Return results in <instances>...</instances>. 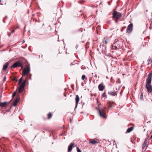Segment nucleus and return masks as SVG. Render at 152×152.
<instances>
[{
    "mask_svg": "<svg viewBox=\"0 0 152 152\" xmlns=\"http://www.w3.org/2000/svg\"><path fill=\"white\" fill-rule=\"evenodd\" d=\"M105 38L104 39V40L103 41V44H107V41L106 40H105Z\"/></svg>",
    "mask_w": 152,
    "mask_h": 152,
    "instance_id": "nucleus-25",
    "label": "nucleus"
},
{
    "mask_svg": "<svg viewBox=\"0 0 152 152\" xmlns=\"http://www.w3.org/2000/svg\"><path fill=\"white\" fill-rule=\"evenodd\" d=\"M115 22L116 23H117L118 22V19H115Z\"/></svg>",
    "mask_w": 152,
    "mask_h": 152,
    "instance_id": "nucleus-32",
    "label": "nucleus"
},
{
    "mask_svg": "<svg viewBox=\"0 0 152 152\" xmlns=\"http://www.w3.org/2000/svg\"><path fill=\"white\" fill-rule=\"evenodd\" d=\"M7 102H2L0 103V106L2 107H5L7 104Z\"/></svg>",
    "mask_w": 152,
    "mask_h": 152,
    "instance_id": "nucleus-18",
    "label": "nucleus"
},
{
    "mask_svg": "<svg viewBox=\"0 0 152 152\" xmlns=\"http://www.w3.org/2000/svg\"><path fill=\"white\" fill-rule=\"evenodd\" d=\"M98 143V142L94 139H91L90 140L89 143H91L92 144L94 145L97 144Z\"/></svg>",
    "mask_w": 152,
    "mask_h": 152,
    "instance_id": "nucleus-12",
    "label": "nucleus"
},
{
    "mask_svg": "<svg viewBox=\"0 0 152 152\" xmlns=\"http://www.w3.org/2000/svg\"><path fill=\"white\" fill-rule=\"evenodd\" d=\"M18 102V101L17 99L14 102L13 104V105L15 106H16Z\"/></svg>",
    "mask_w": 152,
    "mask_h": 152,
    "instance_id": "nucleus-20",
    "label": "nucleus"
},
{
    "mask_svg": "<svg viewBox=\"0 0 152 152\" xmlns=\"http://www.w3.org/2000/svg\"><path fill=\"white\" fill-rule=\"evenodd\" d=\"M143 96L142 93V94L140 96V97L141 100L143 98Z\"/></svg>",
    "mask_w": 152,
    "mask_h": 152,
    "instance_id": "nucleus-28",
    "label": "nucleus"
},
{
    "mask_svg": "<svg viewBox=\"0 0 152 152\" xmlns=\"http://www.w3.org/2000/svg\"><path fill=\"white\" fill-rule=\"evenodd\" d=\"M146 88L149 93L151 92L152 91V87L150 85V84H146Z\"/></svg>",
    "mask_w": 152,
    "mask_h": 152,
    "instance_id": "nucleus-8",
    "label": "nucleus"
},
{
    "mask_svg": "<svg viewBox=\"0 0 152 152\" xmlns=\"http://www.w3.org/2000/svg\"><path fill=\"white\" fill-rule=\"evenodd\" d=\"M79 96L78 95H77L76 96V97L75 98V100L76 102V105L75 108H76L78 104L79 101Z\"/></svg>",
    "mask_w": 152,
    "mask_h": 152,
    "instance_id": "nucleus-10",
    "label": "nucleus"
},
{
    "mask_svg": "<svg viewBox=\"0 0 152 152\" xmlns=\"http://www.w3.org/2000/svg\"><path fill=\"white\" fill-rule=\"evenodd\" d=\"M71 121H71V119H70V123H71Z\"/></svg>",
    "mask_w": 152,
    "mask_h": 152,
    "instance_id": "nucleus-33",
    "label": "nucleus"
},
{
    "mask_svg": "<svg viewBox=\"0 0 152 152\" xmlns=\"http://www.w3.org/2000/svg\"><path fill=\"white\" fill-rule=\"evenodd\" d=\"M106 109V107H104L101 110L99 109V113L100 116L104 118H105V115H106L105 110Z\"/></svg>",
    "mask_w": 152,
    "mask_h": 152,
    "instance_id": "nucleus-1",
    "label": "nucleus"
},
{
    "mask_svg": "<svg viewBox=\"0 0 152 152\" xmlns=\"http://www.w3.org/2000/svg\"><path fill=\"white\" fill-rule=\"evenodd\" d=\"M21 65V64L20 61H18L14 63L11 66V68H15L20 66Z\"/></svg>",
    "mask_w": 152,
    "mask_h": 152,
    "instance_id": "nucleus-9",
    "label": "nucleus"
},
{
    "mask_svg": "<svg viewBox=\"0 0 152 152\" xmlns=\"http://www.w3.org/2000/svg\"><path fill=\"white\" fill-rule=\"evenodd\" d=\"M86 76L85 75H83L82 76V79L83 80L86 78Z\"/></svg>",
    "mask_w": 152,
    "mask_h": 152,
    "instance_id": "nucleus-26",
    "label": "nucleus"
},
{
    "mask_svg": "<svg viewBox=\"0 0 152 152\" xmlns=\"http://www.w3.org/2000/svg\"><path fill=\"white\" fill-rule=\"evenodd\" d=\"M48 119L50 118L52 116V113H49L48 115Z\"/></svg>",
    "mask_w": 152,
    "mask_h": 152,
    "instance_id": "nucleus-23",
    "label": "nucleus"
},
{
    "mask_svg": "<svg viewBox=\"0 0 152 152\" xmlns=\"http://www.w3.org/2000/svg\"><path fill=\"white\" fill-rule=\"evenodd\" d=\"M1 0H0V2H1Z\"/></svg>",
    "mask_w": 152,
    "mask_h": 152,
    "instance_id": "nucleus-36",
    "label": "nucleus"
},
{
    "mask_svg": "<svg viewBox=\"0 0 152 152\" xmlns=\"http://www.w3.org/2000/svg\"><path fill=\"white\" fill-rule=\"evenodd\" d=\"M74 145V144L72 143L69 145L68 147V151H70L72 150L73 145Z\"/></svg>",
    "mask_w": 152,
    "mask_h": 152,
    "instance_id": "nucleus-14",
    "label": "nucleus"
},
{
    "mask_svg": "<svg viewBox=\"0 0 152 152\" xmlns=\"http://www.w3.org/2000/svg\"><path fill=\"white\" fill-rule=\"evenodd\" d=\"M119 42L117 41L115 43V48L116 49H118L120 48V46L118 45Z\"/></svg>",
    "mask_w": 152,
    "mask_h": 152,
    "instance_id": "nucleus-13",
    "label": "nucleus"
},
{
    "mask_svg": "<svg viewBox=\"0 0 152 152\" xmlns=\"http://www.w3.org/2000/svg\"><path fill=\"white\" fill-rule=\"evenodd\" d=\"M122 16L121 13L117 12L116 11H114L113 14V18H115V19H118Z\"/></svg>",
    "mask_w": 152,
    "mask_h": 152,
    "instance_id": "nucleus-2",
    "label": "nucleus"
},
{
    "mask_svg": "<svg viewBox=\"0 0 152 152\" xmlns=\"http://www.w3.org/2000/svg\"><path fill=\"white\" fill-rule=\"evenodd\" d=\"M133 26L132 23L129 24L127 27L126 29L127 32L129 33H131L132 31Z\"/></svg>",
    "mask_w": 152,
    "mask_h": 152,
    "instance_id": "nucleus-7",
    "label": "nucleus"
},
{
    "mask_svg": "<svg viewBox=\"0 0 152 152\" xmlns=\"http://www.w3.org/2000/svg\"><path fill=\"white\" fill-rule=\"evenodd\" d=\"M102 97H105L106 98H107V96H106V93L104 92L102 94Z\"/></svg>",
    "mask_w": 152,
    "mask_h": 152,
    "instance_id": "nucleus-24",
    "label": "nucleus"
},
{
    "mask_svg": "<svg viewBox=\"0 0 152 152\" xmlns=\"http://www.w3.org/2000/svg\"><path fill=\"white\" fill-rule=\"evenodd\" d=\"M9 65V63L8 62L5 63L3 66V70H6L8 66Z\"/></svg>",
    "mask_w": 152,
    "mask_h": 152,
    "instance_id": "nucleus-17",
    "label": "nucleus"
},
{
    "mask_svg": "<svg viewBox=\"0 0 152 152\" xmlns=\"http://www.w3.org/2000/svg\"><path fill=\"white\" fill-rule=\"evenodd\" d=\"M22 80H23V77H21L20 78V79L19 80V83H18V84L20 85L21 84V83L22 81Z\"/></svg>",
    "mask_w": 152,
    "mask_h": 152,
    "instance_id": "nucleus-22",
    "label": "nucleus"
},
{
    "mask_svg": "<svg viewBox=\"0 0 152 152\" xmlns=\"http://www.w3.org/2000/svg\"><path fill=\"white\" fill-rule=\"evenodd\" d=\"M76 148L77 152H81L80 149L78 147H77Z\"/></svg>",
    "mask_w": 152,
    "mask_h": 152,
    "instance_id": "nucleus-27",
    "label": "nucleus"
},
{
    "mask_svg": "<svg viewBox=\"0 0 152 152\" xmlns=\"http://www.w3.org/2000/svg\"><path fill=\"white\" fill-rule=\"evenodd\" d=\"M10 30L11 31V33H14L15 31V30H11V29H10Z\"/></svg>",
    "mask_w": 152,
    "mask_h": 152,
    "instance_id": "nucleus-31",
    "label": "nucleus"
},
{
    "mask_svg": "<svg viewBox=\"0 0 152 152\" xmlns=\"http://www.w3.org/2000/svg\"><path fill=\"white\" fill-rule=\"evenodd\" d=\"M26 83V80H24L21 85H20V88L18 90V91L20 93L23 90L24 86H25V84Z\"/></svg>",
    "mask_w": 152,
    "mask_h": 152,
    "instance_id": "nucleus-4",
    "label": "nucleus"
},
{
    "mask_svg": "<svg viewBox=\"0 0 152 152\" xmlns=\"http://www.w3.org/2000/svg\"><path fill=\"white\" fill-rule=\"evenodd\" d=\"M113 102L109 101L107 102V104L108 106L110 108H111L113 107Z\"/></svg>",
    "mask_w": 152,
    "mask_h": 152,
    "instance_id": "nucleus-16",
    "label": "nucleus"
},
{
    "mask_svg": "<svg viewBox=\"0 0 152 152\" xmlns=\"http://www.w3.org/2000/svg\"><path fill=\"white\" fill-rule=\"evenodd\" d=\"M15 95H16V93L14 92L12 94V98H13L15 96Z\"/></svg>",
    "mask_w": 152,
    "mask_h": 152,
    "instance_id": "nucleus-29",
    "label": "nucleus"
},
{
    "mask_svg": "<svg viewBox=\"0 0 152 152\" xmlns=\"http://www.w3.org/2000/svg\"><path fill=\"white\" fill-rule=\"evenodd\" d=\"M148 142V140L147 139H146L143 143V144L142 145V149H144V148L146 146V145Z\"/></svg>",
    "mask_w": 152,
    "mask_h": 152,
    "instance_id": "nucleus-15",
    "label": "nucleus"
},
{
    "mask_svg": "<svg viewBox=\"0 0 152 152\" xmlns=\"http://www.w3.org/2000/svg\"><path fill=\"white\" fill-rule=\"evenodd\" d=\"M30 72V68L28 66L26 68H24L23 71V75H28Z\"/></svg>",
    "mask_w": 152,
    "mask_h": 152,
    "instance_id": "nucleus-3",
    "label": "nucleus"
},
{
    "mask_svg": "<svg viewBox=\"0 0 152 152\" xmlns=\"http://www.w3.org/2000/svg\"><path fill=\"white\" fill-rule=\"evenodd\" d=\"M133 129V127H131L130 128H128L126 131V132L128 133H129L132 131Z\"/></svg>",
    "mask_w": 152,
    "mask_h": 152,
    "instance_id": "nucleus-19",
    "label": "nucleus"
},
{
    "mask_svg": "<svg viewBox=\"0 0 152 152\" xmlns=\"http://www.w3.org/2000/svg\"><path fill=\"white\" fill-rule=\"evenodd\" d=\"M152 60L151 58H149L148 60V64H151L152 62Z\"/></svg>",
    "mask_w": 152,
    "mask_h": 152,
    "instance_id": "nucleus-21",
    "label": "nucleus"
},
{
    "mask_svg": "<svg viewBox=\"0 0 152 152\" xmlns=\"http://www.w3.org/2000/svg\"><path fill=\"white\" fill-rule=\"evenodd\" d=\"M152 76V74L150 73L149 74L148 76V78L146 80V84H150L151 83V78Z\"/></svg>",
    "mask_w": 152,
    "mask_h": 152,
    "instance_id": "nucleus-6",
    "label": "nucleus"
},
{
    "mask_svg": "<svg viewBox=\"0 0 152 152\" xmlns=\"http://www.w3.org/2000/svg\"><path fill=\"white\" fill-rule=\"evenodd\" d=\"M151 138H152V135L151 136Z\"/></svg>",
    "mask_w": 152,
    "mask_h": 152,
    "instance_id": "nucleus-34",
    "label": "nucleus"
},
{
    "mask_svg": "<svg viewBox=\"0 0 152 152\" xmlns=\"http://www.w3.org/2000/svg\"><path fill=\"white\" fill-rule=\"evenodd\" d=\"M108 93L109 94L113 96H116L118 94V91L117 89H115V90H114V91H112L109 92Z\"/></svg>",
    "mask_w": 152,
    "mask_h": 152,
    "instance_id": "nucleus-5",
    "label": "nucleus"
},
{
    "mask_svg": "<svg viewBox=\"0 0 152 152\" xmlns=\"http://www.w3.org/2000/svg\"><path fill=\"white\" fill-rule=\"evenodd\" d=\"M105 87V86L102 83L99 84L98 86L99 90L100 91H103Z\"/></svg>",
    "mask_w": 152,
    "mask_h": 152,
    "instance_id": "nucleus-11",
    "label": "nucleus"
},
{
    "mask_svg": "<svg viewBox=\"0 0 152 152\" xmlns=\"http://www.w3.org/2000/svg\"><path fill=\"white\" fill-rule=\"evenodd\" d=\"M11 32H8V36H9V37H10V36H11Z\"/></svg>",
    "mask_w": 152,
    "mask_h": 152,
    "instance_id": "nucleus-30",
    "label": "nucleus"
},
{
    "mask_svg": "<svg viewBox=\"0 0 152 152\" xmlns=\"http://www.w3.org/2000/svg\"><path fill=\"white\" fill-rule=\"evenodd\" d=\"M4 23H5V21H3Z\"/></svg>",
    "mask_w": 152,
    "mask_h": 152,
    "instance_id": "nucleus-35",
    "label": "nucleus"
}]
</instances>
